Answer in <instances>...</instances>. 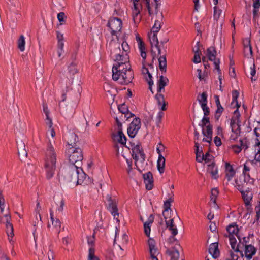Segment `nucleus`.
<instances>
[{"label":"nucleus","mask_w":260,"mask_h":260,"mask_svg":"<svg viewBox=\"0 0 260 260\" xmlns=\"http://www.w3.org/2000/svg\"><path fill=\"white\" fill-rule=\"evenodd\" d=\"M122 48V61L115 63L112 67V79L119 84L127 85L132 82L134 77L129 61L128 53L130 47L126 41L121 44Z\"/></svg>","instance_id":"1"},{"label":"nucleus","mask_w":260,"mask_h":260,"mask_svg":"<svg viewBox=\"0 0 260 260\" xmlns=\"http://www.w3.org/2000/svg\"><path fill=\"white\" fill-rule=\"evenodd\" d=\"M56 152L53 146L49 143L46 149L44 164L47 179H50L53 176L56 169Z\"/></svg>","instance_id":"2"},{"label":"nucleus","mask_w":260,"mask_h":260,"mask_svg":"<svg viewBox=\"0 0 260 260\" xmlns=\"http://www.w3.org/2000/svg\"><path fill=\"white\" fill-rule=\"evenodd\" d=\"M66 154L72 166H78L82 164L83 159V151L79 147H68L66 150Z\"/></svg>","instance_id":"3"},{"label":"nucleus","mask_w":260,"mask_h":260,"mask_svg":"<svg viewBox=\"0 0 260 260\" xmlns=\"http://www.w3.org/2000/svg\"><path fill=\"white\" fill-rule=\"evenodd\" d=\"M169 79L162 75L160 76L159 79L157 82V93L155 95V98L157 100L158 105L160 107V109L162 111L166 110V106L168 104V103L165 101L164 96L161 93V92L162 90L164 91V87L167 85Z\"/></svg>","instance_id":"4"},{"label":"nucleus","mask_w":260,"mask_h":260,"mask_svg":"<svg viewBox=\"0 0 260 260\" xmlns=\"http://www.w3.org/2000/svg\"><path fill=\"white\" fill-rule=\"evenodd\" d=\"M129 144L132 147V157L135 160V165L137 169L141 172L142 171L138 166L137 163L140 162L141 164H143L145 161V154L144 152L143 149L141 147V144L140 142L135 144L133 142H129Z\"/></svg>","instance_id":"5"},{"label":"nucleus","mask_w":260,"mask_h":260,"mask_svg":"<svg viewBox=\"0 0 260 260\" xmlns=\"http://www.w3.org/2000/svg\"><path fill=\"white\" fill-rule=\"evenodd\" d=\"M80 171H83L80 167L77 166H71L65 175L67 181L77 184H81L83 183V179L79 178Z\"/></svg>","instance_id":"6"},{"label":"nucleus","mask_w":260,"mask_h":260,"mask_svg":"<svg viewBox=\"0 0 260 260\" xmlns=\"http://www.w3.org/2000/svg\"><path fill=\"white\" fill-rule=\"evenodd\" d=\"M107 48L110 51L111 57L116 62V63L123 62L122 54H120V44L118 42L112 40L107 46Z\"/></svg>","instance_id":"7"},{"label":"nucleus","mask_w":260,"mask_h":260,"mask_svg":"<svg viewBox=\"0 0 260 260\" xmlns=\"http://www.w3.org/2000/svg\"><path fill=\"white\" fill-rule=\"evenodd\" d=\"M244 247L243 253L240 250V244L235 246V249H233L236 252H239L241 257H245L246 260H251L252 257L256 252V248L251 244L246 245Z\"/></svg>","instance_id":"8"},{"label":"nucleus","mask_w":260,"mask_h":260,"mask_svg":"<svg viewBox=\"0 0 260 260\" xmlns=\"http://www.w3.org/2000/svg\"><path fill=\"white\" fill-rule=\"evenodd\" d=\"M107 26L110 29L112 36H116L122 28V22L121 19L116 17L110 18L107 23Z\"/></svg>","instance_id":"9"},{"label":"nucleus","mask_w":260,"mask_h":260,"mask_svg":"<svg viewBox=\"0 0 260 260\" xmlns=\"http://www.w3.org/2000/svg\"><path fill=\"white\" fill-rule=\"evenodd\" d=\"M107 201V209L113 215L114 219L119 222V212L117 208V204L115 199H112L111 196L108 194L106 197Z\"/></svg>","instance_id":"10"},{"label":"nucleus","mask_w":260,"mask_h":260,"mask_svg":"<svg viewBox=\"0 0 260 260\" xmlns=\"http://www.w3.org/2000/svg\"><path fill=\"white\" fill-rule=\"evenodd\" d=\"M226 231L229 234V238L230 244L232 249H235L237 241L234 236L239 235L238 234L239 229L236 223H232L226 228Z\"/></svg>","instance_id":"11"},{"label":"nucleus","mask_w":260,"mask_h":260,"mask_svg":"<svg viewBox=\"0 0 260 260\" xmlns=\"http://www.w3.org/2000/svg\"><path fill=\"white\" fill-rule=\"evenodd\" d=\"M141 126V119L139 117H135L129 124L127 128V134L129 137L134 138L138 133Z\"/></svg>","instance_id":"12"},{"label":"nucleus","mask_w":260,"mask_h":260,"mask_svg":"<svg viewBox=\"0 0 260 260\" xmlns=\"http://www.w3.org/2000/svg\"><path fill=\"white\" fill-rule=\"evenodd\" d=\"M136 39L138 43V47L141 52V56L143 58L142 65L145 66L147 57L145 44L138 34L136 36Z\"/></svg>","instance_id":"13"},{"label":"nucleus","mask_w":260,"mask_h":260,"mask_svg":"<svg viewBox=\"0 0 260 260\" xmlns=\"http://www.w3.org/2000/svg\"><path fill=\"white\" fill-rule=\"evenodd\" d=\"M66 141L68 147H77L79 141L78 136L74 132H70L66 136Z\"/></svg>","instance_id":"14"},{"label":"nucleus","mask_w":260,"mask_h":260,"mask_svg":"<svg viewBox=\"0 0 260 260\" xmlns=\"http://www.w3.org/2000/svg\"><path fill=\"white\" fill-rule=\"evenodd\" d=\"M112 138L114 141L118 142L122 145L125 146L126 145V138L122 129L118 130L117 133H113Z\"/></svg>","instance_id":"15"},{"label":"nucleus","mask_w":260,"mask_h":260,"mask_svg":"<svg viewBox=\"0 0 260 260\" xmlns=\"http://www.w3.org/2000/svg\"><path fill=\"white\" fill-rule=\"evenodd\" d=\"M144 182L146 185V188L148 190H151L153 187V177L152 173L149 171L144 174L143 175Z\"/></svg>","instance_id":"16"},{"label":"nucleus","mask_w":260,"mask_h":260,"mask_svg":"<svg viewBox=\"0 0 260 260\" xmlns=\"http://www.w3.org/2000/svg\"><path fill=\"white\" fill-rule=\"evenodd\" d=\"M236 187L237 189L241 192L243 193L244 191H250L251 190V186L248 184V182L243 179L236 181Z\"/></svg>","instance_id":"17"},{"label":"nucleus","mask_w":260,"mask_h":260,"mask_svg":"<svg viewBox=\"0 0 260 260\" xmlns=\"http://www.w3.org/2000/svg\"><path fill=\"white\" fill-rule=\"evenodd\" d=\"M149 247L150 256L152 260H158L156 257L157 253H158L157 248L155 247V241L153 239L149 238L148 241Z\"/></svg>","instance_id":"18"},{"label":"nucleus","mask_w":260,"mask_h":260,"mask_svg":"<svg viewBox=\"0 0 260 260\" xmlns=\"http://www.w3.org/2000/svg\"><path fill=\"white\" fill-rule=\"evenodd\" d=\"M6 218V228L7 233L9 237H13L14 234V228L12 223L11 222V217L10 214L5 215Z\"/></svg>","instance_id":"19"},{"label":"nucleus","mask_w":260,"mask_h":260,"mask_svg":"<svg viewBox=\"0 0 260 260\" xmlns=\"http://www.w3.org/2000/svg\"><path fill=\"white\" fill-rule=\"evenodd\" d=\"M214 99L215 100V103L217 107V109L216 110L215 113V118L216 121H218L224 111V108L220 104L219 96L217 95H215Z\"/></svg>","instance_id":"20"},{"label":"nucleus","mask_w":260,"mask_h":260,"mask_svg":"<svg viewBox=\"0 0 260 260\" xmlns=\"http://www.w3.org/2000/svg\"><path fill=\"white\" fill-rule=\"evenodd\" d=\"M209 252L214 258H217L219 256L220 252L218 249V243L217 242L213 243L210 245Z\"/></svg>","instance_id":"21"},{"label":"nucleus","mask_w":260,"mask_h":260,"mask_svg":"<svg viewBox=\"0 0 260 260\" xmlns=\"http://www.w3.org/2000/svg\"><path fill=\"white\" fill-rule=\"evenodd\" d=\"M225 176L228 181L231 180L233 177L235 175L236 172L234 170L233 166L229 162H225Z\"/></svg>","instance_id":"22"},{"label":"nucleus","mask_w":260,"mask_h":260,"mask_svg":"<svg viewBox=\"0 0 260 260\" xmlns=\"http://www.w3.org/2000/svg\"><path fill=\"white\" fill-rule=\"evenodd\" d=\"M207 172L211 175L213 179H217L219 177L218 168L214 162H212L211 164L208 165Z\"/></svg>","instance_id":"23"},{"label":"nucleus","mask_w":260,"mask_h":260,"mask_svg":"<svg viewBox=\"0 0 260 260\" xmlns=\"http://www.w3.org/2000/svg\"><path fill=\"white\" fill-rule=\"evenodd\" d=\"M18 154L21 160L26 158L27 156V152L25 149V145L22 141L18 144Z\"/></svg>","instance_id":"24"},{"label":"nucleus","mask_w":260,"mask_h":260,"mask_svg":"<svg viewBox=\"0 0 260 260\" xmlns=\"http://www.w3.org/2000/svg\"><path fill=\"white\" fill-rule=\"evenodd\" d=\"M154 219V216L153 214H151L147 221L144 223V232L147 237L150 236L151 231V225L153 222Z\"/></svg>","instance_id":"25"},{"label":"nucleus","mask_w":260,"mask_h":260,"mask_svg":"<svg viewBox=\"0 0 260 260\" xmlns=\"http://www.w3.org/2000/svg\"><path fill=\"white\" fill-rule=\"evenodd\" d=\"M167 228L171 232L173 236H176L178 234V230L174 223V218H171L169 220L165 219Z\"/></svg>","instance_id":"26"},{"label":"nucleus","mask_w":260,"mask_h":260,"mask_svg":"<svg viewBox=\"0 0 260 260\" xmlns=\"http://www.w3.org/2000/svg\"><path fill=\"white\" fill-rule=\"evenodd\" d=\"M166 254L170 256V260H178L179 257V251L175 247L167 249Z\"/></svg>","instance_id":"27"},{"label":"nucleus","mask_w":260,"mask_h":260,"mask_svg":"<svg viewBox=\"0 0 260 260\" xmlns=\"http://www.w3.org/2000/svg\"><path fill=\"white\" fill-rule=\"evenodd\" d=\"M239 108H236V109L234 111L233 115L231 119L230 127H233L234 123H240V117L241 115L239 111Z\"/></svg>","instance_id":"28"},{"label":"nucleus","mask_w":260,"mask_h":260,"mask_svg":"<svg viewBox=\"0 0 260 260\" xmlns=\"http://www.w3.org/2000/svg\"><path fill=\"white\" fill-rule=\"evenodd\" d=\"M217 54V51L216 50L215 47L214 46H211L208 48L207 50V55L210 61H214V62L215 60H217L218 59H216V56Z\"/></svg>","instance_id":"29"},{"label":"nucleus","mask_w":260,"mask_h":260,"mask_svg":"<svg viewBox=\"0 0 260 260\" xmlns=\"http://www.w3.org/2000/svg\"><path fill=\"white\" fill-rule=\"evenodd\" d=\"M242 192L243 193H241L245 205L246 206L250 205V201L252 199V194L251 193V190L244 191L243 192L242 191Z\"/></svg>","instance_id":"30"},{"label":"nucleus","mask_w":260,"mask_h":260,"mask_svg":"<svg viewBox=\"0 0 260 260\" xmlns=\"http://www.w3.org/2000/svg\"><path fill=\"white\" fill-rule=\"evenodd\" d=\"M157 32H153V35L151 38L150 37V41L151 45V47L154 46L158 50V54H161V49L158 45L159 41L157 36Z\"/></svg>","instance_id":"31"},{"label":"nucleus","mask_w":260,"mask_h":260,"mask_svg":"<svg viewBox=\"0 0 260 260\" xmlns=\"http://www.w3.org/2000/svg\"><path fill=\"white\" fill-rule=\"evenodd\" d=\"M165 166V158L161 154H160L158 156V158L157 162V167L158 171L160 174L164 172Z\"/></svg>","instance_id":"32"},{"label":"nucleus","mask_w":260,"mask_h":260,"mask_svg":"<svg viewBox=\"0 0 260 260\" xmlns=\"http://www.w3.org/2000/svg\"><path fill=\"white\" fill-rule=\"evenodd\" d=\"M159 67L162 73H166L167 69V60L166 55L160 56L158 58Z\"/></svg>","instance_id":"33"},{"label":"nucleus","mask_w":260,"mask_h":260,"mask_svg":"<svg viewBox=\"0 0 260 260\" xmlns=\"http://www.w3.org/2000/svg\"><path fill=\"white\" fill-rule=\"evenodd\" d=\"M250 236H253V235L249 234V237H248L247 238L244 237H243L242 238H241L240 235H237V237L239 241V243H238V244H240V248H243V247H244L246 245H248V243H249V237Z\"/></svg>","instance_id":"34"},{"label":"nucleus","mask_w":260,"mask_h":260,"mask_svg":"<svg viewBox=\"0 0 260 260\" xmlns=\"http://www.w3.org/2000/svg\"><path fill=\"white\" fill-rule=\"evenodd\" d=\"M68 72L72 75H74L78 73V69L77 68V64L75 61H73L68 67Z\"/></svg>","instance_id":"35"},{"label":"nucleus","mask_w":260,"mask_h":260,"mask_svg":"<svg viewBox=\"0 0 260 260\" xmlns=\"http://www.w3.org/2000/svg\"><path fill=\"white\" fill-rule=\"evenodd\" d=\"M18 48L20 51L23 52L25 50V41L23 35H21L17 41Z\"/></svg>","instance_id":"36"},{"label":"nucleus","mask_w":260,"mask_h":260,"mask_svg":"<svg viewBox=\"0 0 260 260\" xmlns=\"http://www.w3.org/2000/svg\"><path fill=\"white\" fill-rule=\"evenodd\" d=\"M41 207L40 206L39 202H38L37 203V207L35 209V212L36 213V221H34V225L36 226V224H38L39 219L40 221H41V217L40 214V211L41 210Z\"/></svg>","instance_id":"37"},{"label":"nucleus","mask_w":260,"mask_h":260,"mask_svg":"<svg viewBox=\"0 0 260 260\" xmlns=\"http://www.w3.org/2000/svg\"><path fill=\"white\" fill-rule=\"evenodd\" d=\"M240 123H234L233 127H231L232 132L236 134V138L240 136L241 133Z\"/></svg>","instance_id":"38"},{"label":"nucleus","mask_w":260,"mask_h":260,"mask_svg":"<svg viewBox=\"0 0 260 260\" xmlns=\"http://www.w3.org/2000/svg\"><path fill=\"white\" fill-rule=\"evenodd\" d=\"M198 100L201 106L204 104H207V94L206 92H203L200 96L198 97Z\"/></svg>","instance_id":"39"},{"label":"nucleus","mask_w":260,"mask_h":260,"mask_svg":"<svg viewBox=\"0 0 260 260\" xmlns=\"http://www.w3.org/2000/svg\"><path fill=\"white\" fill-rule=\"evenodd\" d=\"M243 53L245 57L247 58L251 57L252 56L251 46L243 47Z\"/></svg>","instance_id":"40"},{"label":"nucleus","mask_w":260,"mask_h":260,"mask_svg":"<svg viewBox=\"0 0 260 260\" xmlns=\"http://www.w3.org/2000/svg\"><path fill=\"white\" fill-rule=\"evenodd\" d=\"M220 60L218 59L217 60H215L214 62L215 69L217 70L218 75H219V80L220 81V87L221 88V84H222V76H221V71L219 67Z\"/></svg>","instance_id":"41"},{"label":"nucleus","mask_w":260,"mask_h":260,"mask_svg":"<svg viewBox=\"0 0 260 260\" xmlns=\"http://www.w3.org/2000/svg\"><path fill=\"white\" fill-rule=\"evenodd\" d=\"M95 249L92 246L89 249V254L88 260H100L99 258L95 255Z\"/></svg>","instance_id":"42"},{"label":"nucleus","mask_w":260,"mask_h":260,"mask_svg":"<svg viewBox=\"0 0 260 260\" xmlns=\"http://www.w3.org/2000/svg\"><path fill=\"white\" fill-rule=\"evenodd\" d=\"M171 202V199H169V200L166 201L164 204V210L163 211V216L165 219H167V217L166 215L165 212H167L168 211V210L170 209Z\"/></svg>","instance_id":"43"},{"label":"nucleus","mask_w":260,"mask_h":260,"mask_svg":"<svg viewBox=\"0 0 260 260\" xmlns=\"http://www.w3.org/2000/svg\"><path fill=\"white\" fill-rule=\"evenodd\" d=\"M213 131H212V125L210 124H209L206 126V131L204 128H202V134L204 136L207 135L209 136L212 135Z\"/></svg>","instance_id":"44"},{"label":"nucleus","mask_w":260,"mask_h":260,"mask_svg":"<svg viewBox=\"0 0 260 260\" xmlns=\"http://www.w3.org/2000/svg\"><path fill=\"white\" fill-rule=\"evenodd\" d=\"M52 224L54 228L55 229L56 231L59 233L60 232V226H61V222L60 220L57 219L55 218L54 219H53L51 220Z\"/></svg>","instance_id":"45"},{"label":"nucleus","mask_w":260,"mask_h":260,"mask_svg":"<svg viewBox=\"0 0 260 260\" xmlns=\"http://www.w3.org/2000/svg\"><path fill=\"white\" fill-rule=\"evenodd\" d=\"M161 21L156 20L155 21L154 24L151 29L153 32H158L161 27Z\"/></svg>","instance_id":"46"},{"label":"nucleus","mask_w":260,"mask_h":260,"mask_svg":"<svg viewBox=\"0 0 260 260\" xmlns=\"http://www.w3.org/2000/svg\"><path fill=\"white\" fill-rule=\"evenodd\" d=\"M72 90V88H71L69 86H67L66 91L63 90L62 91L61 96V100L60 102H64L66 101L67 98V94L68 93L69 95H71V92Z\"/></svg>","instance_id":"47"},{"label":"nucleus","mask_w":260,"mask_h":260,"mask_svg":"<svg viewBox=\"0 0 260 260\" xmlns=\"http://www.w3.org/2000/svg\"><path fill=\"white\" fill-rule=\"evenodd\" d=\"M239 92L237 90H234L232 91V101L236 102V108H239L240 105L238 104L237 99L239 97Z\"/></svg>","instance_id":"48"},{"label":"nucleus","mask_w":260,"mask_h":260,"mask_svg":"<svg viewBox=\"0 0 260 260\" xmlns=\"http://www.w3.org/2000/svg\"><path fill=\"white\" fill-rule=\"evenodd\" d=\"M118 109L119 112L121 113V115L124 114L129 111L128 106L125 103L119 105L118 106Z\"/></svg>","instance_id":"49"},{"label":"nucleus","mask_w":260,"mask_h":260,"mask_svg":"<svg viewBox=\"0 0 260 260\" xmlns=\"http://www.w3.org/2000/svg\"><path fill=\"white\" fill-rule=\"evenodd\" d=\"M219 194V190L217 188H214L211 190V200L216 203V198Z\"/></svg>","instance_id":"50"},{"label":"nucleus","mask_w":260,"mask_h":260,"mask_svg":"<svg viewBox=\"0 0 260 260\" xmlns=\"http://www.w3.org/2000/svg\"><path fill=\"white\" fill-rule=\"evenodd\" d=\"M240 142L241 148L244 149V150H246L248 148L250 143L246 138L241 139Z\"/></svg>","instance_id":"51"},{"label":"nucleus","mask_w":260,"mask_h":260,"mask_svg":"<svg viewBox=\"0 0 260 260\" xmlns=\"http://www.w3.org/2000/svg\"><path fill=\"white\" fill-rule=\"evenodd\" d=\"M254 132L256 137L255 145L259 146L260 145V128L257 127L255 128L254 129Z\"/></svg>","instance_id":"52"},{"label":"nucleus","mask_w":260,"mask_h":260,"mask_svg":"<svg viewBox=\"0 0 260 260\" xmlns=\"http://www.w3.org/2000/svg\"><path fill=\"white\" fill-rule=\"evenodd\" d=\"M164 115V113L162 111L158 112L157 116L156 118V124L157 127H160V123H161L162 118Z\"/></svg>","instance_id":"53"},{"label":"nucleus","mask_w":260,"mask_h":260,"mask_svg":"<svg viewBox=\"0 0 260 260\" xmlns=\"http://www.w3.org/2000/svg\"><path fill=\"white\" fill-rule=\"evenodd\" d=\"M135 114L129 111L128 112H126L124 114V116L123 115H121L120 116V119L122 120H127L129 118L134 117Z\"/></svg>","instance_id":"54"},{"label":"nucleus","mask_w":260,"mask_h":260,"mask_svg":"<svg viewBox=\"0 0 260 260\" xmlns=\"http://www.w3.org/2000/svg\"><path fill=\"white\" fill-rule=\"evenodd\" d=\"M244 180L247 181L248 184L252 186L254 182V180L253 178L250 177V175L248 173H246L244 174Z\"/></svg>","instance_id":"55"},{"label":"nucleus","mask_w":260,"mask_h":260,"mask_svg":"<svg viewBox=\"0 0 260 260\" xmlns=\"http://www.w3.org/2000/svg\"><path fill=\"white\" fill-rule=\"evenodd\" d=\"M222 10L218 9L217 6L214 7V18L216 20H218L221 14Z\"/></svg>","instance_id":"56"},{"label":"nucleus","mask_w":260,"mask_h":260,"mask_svg":"<svg viewBox=\"0 0 260 260\" xmlns=\"http://www.w3.org/2000/svg\"><path fill=\"white\" fill-rule=\"evenodd\" d=\"M208 123L210 124V118L208 116H204L202 119V123L199 124V126L204 128L205 126H207L206 125Z\"/></svg>","instance_id":"57"},{"label":"nucleus","mask_w":260,"mask_h":260,"mask_svg":"<svg viewBox=\"0 0 260 260\" xmlns=\"http://www.w3.org/2000/svg\"><path fill=\"white\" fill-rule=\"evenodd\" d=\"M255 74H256L255 65L254 63H253L252 65L250 67V75L251 76V81L256 80V78H254V77L255 75Z\"/></svg>","instance_id":"58"},{"label":"nucleus","mask_w":260,"mask_h":260,"mask_svg":"<svg viewBox=\"0 0 260 260\" xmlns=\"http://www.w3.org/2000/svg\"><path fill=\"white\" fill-rule=\"evenodd\" d=\"M142 74L144 75H147V77L148 79H152L151 74L150 73L148 69L145 67V65H143ZM145 77H146V76H145Z\"/></svg>","instance_id":"59"},{"label":"nucleus","mask_w":260,"mask_h":260,"mask_svg":"<svg viewBox=\"0 0 260 260\" xmlns=\"http://www.w3.org/2000/svg\"><path fill=\"white\" fill-rule=\"evenodd\" d=\"M203 157H204V160L206 163L211 161L214 158V157L209 152H207L205 154H203Z\"/></svg>","instance_id":"60"},{"label":"nucleus","mask_w":260,"mask_h":260,"mask_svg":"<svg viewBox=\"0 0 260 260\" xmlns=\"http://www.w3.org/2000/svg\"><path fill=\"white\" fill-rule=\"evenodd\" d=\"M201 107L204 111V116H208L210 114V109L207 106V104H204L203 106H201Z\"/></svg>","instance_id":"61"},{"label":"nucleus","mask_w":260,"mask_h":260,"mask_svg":"<svg viewBox=\"0 0 260 260\" xmlns=\"http://www.w3.org/2000/svg\"><path fill=\"white\" fill-rule=\"evenodd\" d=\"M134 11H140L142 9V6L139 3H133Z\"/></svg>","instance_id":"62"},{"label":"nucleus","mask_w":260,"mask_h":260,"mask_svg":"<svg viewBox=\"0 0 260 260\" xmlns=\"http://www.w3.org/2000/svg\"><path fill=\"white\" fill-rule=\"evenodd\" d=\"M232 148L234 152L237 154L239 153V152H240L242 150V148H241V146H239L236 145H233Z\"/></svg>","instance_id":"63"},{"label":"nucleus","mask_w":260,"mask_h":260,"mask_svg":"<svg viewBox=\"0 0 260 260\" xmlns=\"http://www.w3.org/2000/svg\"><path fill=\"white\" fill-rule=\"evenodd\" d=\"M255 209L256 213V219L258 220L260 217V202H259L258 205L255 207Z\"/></svg>","instance_id":"64"}]
</instances>
